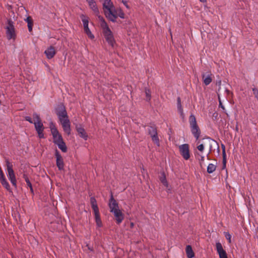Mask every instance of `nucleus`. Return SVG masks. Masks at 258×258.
Returning a JSON list of instances; mask_svg holds the SVG:
<instances>
[{
  "mask_svg": "<svg viewBox=\"0 0 258 258\" xmlns=\"http://www.w3.org/2000/svg\"><path fill=\"white\" fill-rule=\"evenodd\" d=\"M110 212L113 214L116 223L120 224L124 219V215L119 208L118 203L111 195L109 202Z\"/></svg>",
  "mask_w": 258,
  "mask_h": 258,
  "instance_id": "1",
  "label": "nucleus"
},
{
  "mask_svg": "<svg viewBox=\"0 0 258 258\" xmlns=\"http://www.w3.org/2000/svg\"><path fill=\"white\" fill-rule=\"evenodd\" d=\"M99 18L100 20V25L102 29V32L106 41L110 46L112 47H114L116 42L112 31L109 28L104 19L101 17H99Z\"/></svg>",
  "mask_w": 258,
  "mask_h": 258,
  "instance_id": "2",
  "label": "nucleus"
},
{
  "mask_svg": "<svg viewBox=\"0 0 258 258\" xmlns=\"http://www.w3.org/2000/svg\"><path fill=\"white\" fill-rule=\"evenodd\" d=\"M189 123L191 132L196 140H198L201 135L200 129L197 124L196 117L191 114L189 117Z\"/></svg>",
  "mask_w": 258,
  "mask_h": 258,
  "instance_id": "3",
  "label": "nucleus"
},
{
  "mask_svg": "<svg viewBox=\"0 0 258 258\" xmlns=\"http://www.w3.org/2000/svg\"><path fill=\"white\" fill-rule=\"evenodd\" d=\"M6 166L7 170L8 171V176L13 185L16 186L17 181L15 177V175L13 169V165L9 162L8 160H6Z\"/></svg>",
  "mask_w": 258,
  "mask_h": 258,
  "instance_id": "4",
  "label": "nucleus"
},
{
  "mask_svg": "<svg viewBox=\"0 0 258 258\" xmlns=\"http://www.w3.org/2000/svg\"><path fill=\"white\" fill-rule=\"evenodd\" d=\"M80 18L81 20L83 23L84 30L85 33L87 35L89 38L91 39H93L94 38V35L92 33L88 27L89 24V18L85 16V15L81 14L80 15Z\"/></svg>",
  "mask_w": 258,
  "mask_h": 258,
  "instance_id": "5",
  "label": "nucleus"
},
{
  "mask_svg": "<svg viewBox=\"0 0 258 258\" xmlns=\"http://www.w3.org/2000/svg\"><path fill=\"white\" fill-rule=\"evenodd\" d=\"M50 128L53 138V142L55 144L60 143L63 141L62 136L60 135L54 124L51 122L50 124Z\"/></svg>",
  "mask_w": 258,
  "mask_h": 258,
  "instance_id": "6",
  "label": "nucleus"
},
{
  "mask_svg": "<svg viewBox=\"0 0 258 258\" xmlns=\"http://www.w3.org/2000/svg\"><path fill=\"white\" fill-rule=\"evenodd\" d=\"M179 152L184 159L187 160L190 158L189 146L184 144L179 146Z\"/></svg>",
  "mask_w": 258,
  "mask_h": 258,
  "instance_id": "7",
  "label": "nucleus"
},
{
  "mask_svg": "<svg viewBox=\"0 0 258 258\" xmlns=\"http://www.w3.org/2000/svg\"><path fill=\"white\" fill-rule=\"evenodd\" d=\"M148 131L149 134L150 135L152 138V140L153 141V142L158 146H159V139L158 137L156 127L154 125L150 126L148 128Z\"/></svg>",
  "mask_w": 258,
  "mask_h": 258,
  "instance_id": "8",
  "label": "nucleus"
},
{
  "mask_svg": "<svg viewBox=\"0 0 258 258\" xmlns=\"http://www.w3.org/2000/svg\"><path fill=\"white\" fill-rule=\"evenodd\" d=\"M6 34L8 39H14L16 37L15 28L13 25V22L10 20L8 21V25L6 27Z\"/></svg>",
  "mask_w": 258,
  "mask_h": 258,
  "instance_id": "9",
  "label": "nucleus"
},
{
  "mask_svg": "<svg viewBox=\"0 0 258 258\" xmlns=\"http://www.w3.org/2000/svg\"><path fill=\"white\" fill-rule=\"evenodd\" d=\"M64 132L68 135L71 133V124L68 117L59 119Z\"/></svg>",
  "mask_w": 258,
  "mask_h": 258,
  "instance_id": "10",
  "label": "nucleus"
},
{
  "mask_svg": "<svg viewBox=\"0 0 258 258\" xmlns=\"http://www.w3.org/2000/svg\"><path fill=\"white\" fill-rule=\"evenodd\" d=\"M34 124L39 138L41 139L44 138V135L43 133L44 127L43 125V123H42V121L34 122Z\"/></svg>",
  "mask_w": 258,
  "mask_h": 258,
  "instance_id": "11",
  "label": "nucleus"
},
{
  "mask_svg": "<svg viewBox=\"0 0 258 258\" xmlns=\"http://www.w3.org/2000/svg\"><path fill=\"white\" fill-rule=\"evenodd\" d=\"M117 9H115L114 7L110 10V13L109 12H106L105 14L106 18L110 21L114 22L117 18Z\"/></svg>",
  "mask_w": 258,
  "mask_h": 258,
  "instance_id": "12",
  "label": "nucleus"
},
{
  "mask_svg": "<svg viewBox=\"0 0 258 258\" xmlns=\"http://www.w3.org/2000/svg\"><path fill=\"white\" fill-rule=\"evenodd\" d=\"M55 156L56 158V165L58 169L61 170L63 169L64 164L63 159L59 154V152L56 150L55 152Z\"/></svg>",
  "mask_w": 258,
  "mask_h": 258,
  "instance_id": "13",
  "label": "nucleus"
},
{
  "mask_svg": "<svg viewBox=\"0 0 258 258\" xmlns=\"http://www.w3.org/2000/svg\"><path fill=\"white\" fill-rule=\"evenodd\" d=\"M216 250L219 255L220 258H228L227 253L225 250L223 249L221 243L217 242L216 244Z\"/></svg>",
  "mask_w": 258,
  "mask_h": 258,
  "instance_id": "14",
  "label": "nucleus"
},
{
  "mask_svg": "<svg viewBox=\"0 0 258 258\" xmlns=\"http://www.w3.org/2000/svg\"><path fill=\"white\" fill-rule=\"evenodd\" d=\"M56 114L58 117L59 120L65 118L66 117H68L67 111L63 106H60L59 107L58 110H57Z\"/></svg>",
  "mask_w": 258,
  "mask_h": 258,
  "instance_id": "15",
  "label": "nucleus"
},
{
  "mask_svg": "<svg viewBox=\"0 0 258 258\" xmlns=\"http://www.w3.org/2000/svg\"><path fill=\"white\" fill-rule=\"evenodd\" d=\"M113 7H114V6L111 0H105L103 3V10L104 14L107 12L110 13V10Z\"/></svg>",
  "mask_w": 258,
  "mask_h": 258,
  "instance_id": "16",
  "label": "nucleus"
},
{
  "mask_svg": "<svg viewBox=\"0 0 258 258\" xmlns=\"http://www.w3.org/2000/svg\"><path fill=\"white\" fill-rule=\"evenodd\" d=\"M212 74L208 72L207 74H202V78L204 83L206 85H209L212 81Z\"/></svg>",
  "mask_w": 258,
  "mask_h": 258,
  "instance_id": "17",
  "label": "nucleus"
},
{
  "mask_svg": "<svg viewBox=\"0 0 258 258\" xmlns=\"http://www.w3.org/2000/svg\"><path fill=\"white\" fill-rule=\"evenodd\" d=\"M76 130L79 136L81 138L84 139L85 140H87L88 137V135L83 127H82L81 125L77 126Z\"/></svg>",
  "mask_w": 258,
  "mask_h": 258,
  "instance_id": "18",
  "label": "nucleus"
},
{
  "mask_svg": "<svg viewBox=\"0 0 258 258\" xmlns=\"http://www.w3.org/2000/svg\"><path fill=\"white\" fill-rule=\"evenodd\" d=\"M44 53L47 58L51 59L54 56L56 52L54 47L50 46L45 51Z\"/></svg>",
  "mask_w": 258,
  "mask_h": 258,
  "instance_id": "19",
  "label": "nucleus"
},
{
  "mask_svg": "<svg viewBox=\"0 0 258 258\" xmlns=\"http://www.w3.org/2000/svg\"><path fill=\"white\" fill-rule=\"evenodd\" d=\"M90 204L93 210L94 214L99 213V211L97 204V201L94 197H91Z\"/></svg>",
  "mask_w": 258,
  "mask_h": 258,
  "instance_id": "20",
  "label": "nucleus"
},
{
  "mask_svg": "<svg viewBox=\"0 0 258 258\" xmlns=\"http://www.w3.org/2000/svg\"><path fill=\"white\" fill-rule=\"evenodd\" d=\"M87 2L90 9H91L95 14H97L99 11L95 2L94 0H87Z\"/></svg>",
  "mask_w": 258,
  "mask_h": 258,
  "instance_id": "21",
  "label": "nucleus"
},
{
  "mask_svg": "<svg viewBox=\"0 0 258 258\" xmlns=\"http://www.w3.org/2000/svg\"><path fill=\"white\" fill-rule=\"evenodd\" d=\"M185 251L188 258H192L195 256V253L190 245H188L186 246Z\"/></svg>",
  "mask_w": 258,
  "mask_h": 258,
  "instance_id": "22",
  "label": "nucleus"
},
{
  "mask_svg": "<svg viewBox=\"0 0 258 258\" xmlns=\"http://www.w3.org/2000/svg\"><path fill=\"white\" fill-rule=\"evenodd\" d=\"M1 182L2 184V185L6 188L8 191H11L10 186L8 183V182L7 181V179L5 177V176L0 178Z\"/></svg>",
  "mask_w": 258,
  "mask_h": 258,
  "instance_id": "23",
  "label": "nucleus"
},
{
  "mask_svg": "<svg viewBox=\"0 0 258 258\" xmlns=\"http://www.w3.org/2000/svg\"><path fill=\"white\" fill-rule=\"evenodd\" d=\"M94 216L97 226L98 227H101L102 226V223L101 220L99 212L97 213H95Z\"/></svg>",
  "mask_w": 258,
  "mask_h": 258,
  "instance_id": "24",
  "label": "nucleus"
},
{
  "mask_svg": "<svg viewBox=\"0 0 258 258\" xmlns=\"http://www.w3.org/2000/svg\"><path fill=\"white\" fill-rule=\"evenodd\" d=\"M23 178L24 179L25 181L26 182L27 185L30 188L31 191L32 192H33V189L32 185V184H31L28 177L25 174H23Z\"/></svg>",
  "mask_w": 258,
  "mask_h": 258,
  "instance_id": "25",
  "label": "nucleus"
},
{
  "mask_svg": "<svg viewBox=\"0 0 258 258\" xmlns=\"http://www.w3.org/2000/svg\"><path fill=\"white\" fill-rule=\"evenodd\" d=\"M221 147L222 149V156H223V167H225L226 163V154L225 152V147L223 144L221 145Z\"/></svg>",
  "mask_w": 258,
  "mask_h": 258,
  "instance_id": "26",
  "label": "nucleus"
},
{
  "mask_svg": "<svg viewBox=\"0 0 258 258\" xmlns=\"http://www.w3.org/2000/svg\"><path fill=\"white\" fill-rule=\"evenodd\" d=\"M58 147V148L61 150L63 152H66L67 151V148L66 145V144L63 142V141L60 143H58L56 144Z\"/></svg>",
  "mask_w": 258,
  "mask_h": 258,
  "instance_id": "27",
  "label": "nucleus"
},
{
  "mask_svg": "<svg viewBox=\"0 0 258 258\" xmlns=\"http://www.w3.org/2000/svg\"><path fill=\"white\" fill-rule=\"evenodd\" d=\"M26 21L28 24V28L29 32H31L32 30L33 26V21L30 17H28L26 19Z\"/></svg>",
  "mask_w": 258,
  "mask_h": 258,
  "instance_id": "28",
  "label": "nucleus"
},
{
  "mask_svg": "<svg viewBox=\"0 0 258 258\" xmlns=\"http://www.w3.org/2000/svg\"><path fill=\"white\" fill-rule=\"evenodd\" d=\"M160 180L161 183L167 188L168 187V182L166 179V177L165 174L163 173L162 174L161 176L160 177Z\"/></svg>",
  "mask_w": 258,
  "mask_h": 258,
  "instance_id": "29",
  "label": "nucleus"
},
{
  "mask_svg": "<svg viewBox=\"0 0 258 258\" xmlns=\"http://www.w3.org/2000/svg\"><path fill=\"white\" fill-rule=\"evenodd\" d=\"M216 166L214 164L210 163L208 166L207 172L209 173H212L216 170Z\"/></svg>",
  "mask_w": 258,
  "mask_h": 258,
  "instance_id": "30",
  "label": "nucleus"
},
{
  "mask_svg": "<svg viewBox=\"0 0 258 258\" xmlns=\"http://www.w3.org/2000/svg\"><path fill=\"white\" fill-rule=\"evenodd\" d=\"M33 119H34V122H40V121H41V118H40L39 115L37 113H34L33 114Z\"/></svg>",
  "mask_w": 258,
  "mask_h": 258,
  "instance_id": "31",
  "label": "nucleus"
},
{
  "mask_svg": "<svg viewBox=\"0 0 258 258\" xmlns=\"http://www.w3.org/2000/svg\"><path fill=\"white\" fill-rule=\"evenodd\" d=\"M145 93L146 96V100L149 101L151 99V92L150 90L146 89L145 90Z\"/></svg>",
  "mask_w": 258,
  "mask_h": 258,
  "instance_id": "32",
  "label": "nucleus"
},
{
  "mask_svg": "<svg viewBox=\"0 0 258 258\" xmlns=\"http://www.w3.org/2000/svg\"><path fill=\"white\" fill-rule=\"evenodd\" d=\"M118 17L121 18H124V13L119 9H117V17Z\"/></svg>",
  "mask_w": 258,
  "mask_h": 258,
  "instance_id": "33",
  "label": "nucleus"
},
{
  "mask_svg": "<svg viewBox=\"0 0 258 258\" xmlns=\"http://www.w3.org/2000/svg\"><path fill=\"white\" fill-rule=\"evenodd\" d=\"M208 140L209 144L210 145L209 152L208 154V155H209L211 152V151H212V143L215 142V141L214 140H211L210 138H208Z\"/></svg>",
  "mask_w": 258,
  "mask_h": 258,
  "instance_id": "34",
  "label": "nucleus"
},
{
  "mask_svg": "<svg viewBox=\"0 0 258 258\" xmlns=\"http://www.w3.org/2000/svg\"><path fill=\"white\" fill-rule=\"evenodd\" d=\"M204 145L203 144L199 145L197 147L198 150L201 152H203L204 151Z\"/></svg>",
  "mask_w": 258,
  "mask_h": 258,
  "instance_id": "35",
  "label": "nucleus"
},
{
  "mask_svg": "<svg viewBox=\"0 0 258 258\" xmlns=\"http://www.w3.org/2000/svg\"><path fill=\"white\" fill-rule=\"evenodd\" d=\"M218 100H219V107H220L223 110H224L225 109V107H224V106L223 105V104L222 103L221 98H220V96L219 95H218Z\"/></svg>",
  "mask_w": 258,
  "mask_h": 258,
  "instance_id": "36",
  "label": "nucleus"
},
{
  "mask_svg": "<svg viewBox=\"0 0 258 258\" xmlns=\"http://www.w3.org/2000/svg\"><path fill=\"white\" fill-rule=\"evenodd\" d=\"M25 120L29 121L31 123H34V122L33 121L32 118L29 116H26L25 117Z\"/></svg>",
  "mask_w": 258,
  "mask_h": 258,
  "instance_id": "37",
  "label": "nucleus"
},
{
  "mask_svg": "<svg viewBox=\"0 0 258 258\" xmlns=\"http://www.w3.org/2000/svg\"><path fill=\"white\" fill-rule=\"evenodd\" d=\"M225 237L227 239H228L229 240V242H231V236L230 234L229 233H226L225 234Z\"/></svg>",
  "mask_w": 258,
  "mask_h": 258,
  "instance_id": "38",
  "label": "nucleus"
},
{
  "mask_svg": "<svg viewBox=\"0 0 258 258\" xmlns=\"http://www.w3.org/2000/svg\"><path fill=\"white\" fill-rule=\"evenodd\" d=\"M177 108H178V110H179L181 113H182L183 109H182V107H181V104H177Z\"/></svg>",
  "mask_w": 258,
  "mask_h": 258,
  "instance_id": "39",
  "label": "nucleus"
},
{
  "mask_svg": "<svg viewBox=\"0 0 258 258\" xmlns=\"http://www.w3.org/2000/svg\"><path fill=\"white\" fill-rule=\"evenodd\" d=\"M122 3L123 4V5L125 6V7L127 9H129V6L127 5V1H122Z\"/></svg>",
  "mask_w": 258,
  "mask_h": 258,
  "instance_id": "40",
  "label": "nucleus"
},
{
  "mask_svg": "<svg viewBox=\"0 0 258 258\" xmlns=\"http://www.w3.org/2000/svg\"><path fill=\"white\" fill-rule=\"evenodd\" d=\"M181 104L180 99V98L178 97L177 99V104Z\"/></svg>",
  "mask_w": 258,
  "mask_h": 258,
  "instance_id": "41",
  "label": "nucleus"
},
{
  "mask_svg": "<svg viewBox=\"0 0 258 258\" xmlns=\"http://www.w3.org/2000/svg\"><path fill=\"white\" fill-rule=\"evenodd\" d=\"M201 161H204V156H201Z\"/></svg>",
  "mask_w": 258,
  "mask_h": 258,
  "instance_id": "42",
  "label": "nucleus"
},
{
  "mask_svg": "<svg viewBox=\"0 0 258 258\" xmlns=\"http://www.w3.org/2000/svg\"><path fill=\"white\" fill-rule=\"evenodd\" d=\"M88 247V249L91 250V251H92L93 250V248L91 247H90L88 245H87Z\"/></svg>",
  "mask_w": 258,
  "mask_h": 258,
  "instance_id": "43",
  "label": "nucleus"
},
{
  "mask_svg": "<svg viewBox=\"0 0 258 258\" xmlns=\"http://www.w3.org/2000/svg\"><path fill=\"white\" fill-rule=\"evenodd\" d=\"M225 91L227 92V94H229L230 93V91L228 89H226Z\"/></svg>",
  "mask_w": 258,
  "mask_h": 258,
  "instance_id": "44",
  "label": "nucleus"
},
{
  "mask_svg": "<svg viewBox=\"0 0 258 258\" xmlns=\"http://www.w3.org/2000/svg\"><path fill=\"white\" fill-rule=\"evenodd\" d=\"M202 2H204L206 0H200Z\"/></svg>",
  "mask_w": 258,
  "mask_h": 258,
  "instance_id": "45",
  "label": "nucleus"
},
{
  "mask_svg": "<svg viewBox=\"0 0 258 258\" xmlns=\"http://www.w3.org/2000/svg\"><path fill=\"white\" fill-rule=\"evenodd\" d=\"M218 152L220 151V149H219V147L218 146Z\"/></svg>",
  "mask_w": 258,
  "mask_h": 258,
  "instance_id": "46",
  "label": "nucleus"
}]
</instances>
